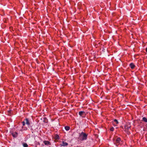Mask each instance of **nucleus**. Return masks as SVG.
I'll return each mask as SVG.
<instances>
[{
  "mask_svg": "<svg viewBox=\"0 0 147 147\" xmlns=\"http://www.w3.org/2000/svg\"><path fill=\"white\" fill-rule=\"evenodd\" d=\"M114 121L117 124H118L119 123V122L116 119H115L114 120Z\"/></svg>",
  "mask_w": 147,
  "mask_h": 147,
  "instance_id": "ddd939ff",
  "label": "nucleus"
},
{
  "mask_svg": "<svg viewBox=\"0 0 147 147\" xmlns=\"http://www.w3.org/2000/svg\"><path fill=\"white\" fill-rule=\"evenodd\" d=\"M68 145V143L67 142H65L64 141H63L61 145L62 146H66Z\"/></svg>",
  "mask_w": 147,
  "mask_h": 147,
  "instance_id": "423d86ee",
  "label": "nucleus"
},
{
  "mask_svg": "<svg viewBox=\"0 0 147 147\" xmlns=\"http://www.w3.org/2000/svg\"><path fill=\"white\" fill-rule=\"evenodd\" d=\"M129 66L132 69H133L135 67V65H134V64L133 63H131L130 64Z\"/></svg>",
  "mask_w": 147,
  "mask_h": 147,
  "instance_id": "0eeeda50",
  "label": "nucleus"
},
{
  "mask_svg": "<svg viewBox=\"0 0 147 147\" xmlns=\"http://www.w3.org/2000/svg\"><path fill=\"white\" fill-rule=\"evenodd\" d=\"M65 128L66 131H68L70 129V127L68 126H65Z\"/></svg>",
  "mask_w": 147,
  "mask_h": 147,
  "instance_id": "9b49d317",
  "label": "nucleus"
},
{
  "mask_svg": "<svg viewBox=\"0 0 147 147\" xmlns=\"http://www.w3.org/2000/svg\"><path fill=\"white\" fill-rule=\"evenodd\" d=\"M87 135L83 132L80 134V137L82 138V140H86L87 139Z\"/></svg>",
  "mask_w": 147,
  "mask_h": 147,
  "instance_id": "f03ea898",
  "label": "nucleus"
},
{
  "mask_svg": "<svg viewBox=\"0 0 147 147\" xmlns=\"http://www.w3.org/2000/svg\"><path fill=\"white\" fill-rule=\"evenodd\" d=\"M146 52H147V47L146 48Z\"/></svg>",
  "mask_w": 147,
  "mask_h": 147,
  "instance_id": "dca6fc26",
  "label": "nucleus"
},
{
  "mask_svg": "<svg viewBox=\"0 0 147 147\" xmlns=\"http://www.w3.org/2000/svg\"><path fill=\"white\" fill-rule=\"evenodd\" d=\"M47 120L46 119H45L44 120V121L45 122V123H47Z\"/></svg>",
  "mask_w": 147,
  "mask_h": 147,
  "instance_id": "2eb2a0df",
  "label": "nucleus"
},
{
  "mask_svg": "<svg viewBox=\"0 0 147 147\" xmlns=\"http://www.w3.org/2000/svg\"><path fill=\"white\" fill-rule=\"evenodd\" d=\"M43 143L45 144V145L48 146L51 145V143L48 141L44 140L43 141Z\"/></svg>",
  "mask_w": 147,
  "mask_h": 147,
  "instance_id": "20e7f679",
  "label": "nucleus"
},
{
  "mask_svg": "<svg viewBox=\"0 0 147 147\" xmlns=\"http://www.w3.org/2000/svg\"><path fill=\"white\" fill-rule=\"evenodd\" d=\"M23 126L25 125L26 124L28 126L30 125V120L28 118H26L24 121L22 122Z\"/></svg>",
  "mask_w": 147,
  "mask_h": 147,
  "instance_id": "f257e3e1",
  "label": "nucleus"
},
{
  "mask_svg": "<svg viewBox=\"0 0 147 147\" xmlns=\"http://www.w3.org/2000/svg\"><path fill=\"white\" fill-rule=\"evenodd\" d=\"M130 128V126H127L125 125V131H127V130H128Z\"/></svg>",
  "mask_w": 147,
  "mask_h": 147,
  "instance_id": "6e6552de",
  "label": "nucleus"
},
{
  "mask_svg": "<svg viewBox=\"0 0 147 147\" xmlns=\"http://www.w3.org/2000/svg\"><path fill=\"white\" fill-rule=\"evenodd\" d=\"M12 136L14 138H16L18 135V134L17 132H13L11 134Z\"/></svg>",
  "mask_w": 147,
  "mask_h": 147,
  "instance_id": "39448f33",
  "label": "nucleus"
},
{
  "mask_svg": "<svg viewBox=\"0 0 147 147\" xmlns=\"http://www.w3.org/2000/svg\"><path fill=\"white\" fill-rule=\"evenodd\" d=\"M79 114L80 116L82 117H84L86 114L85 112L83 111H80L79 112Z\"/></svg>",
  "mask_w": 147,
  "mask_h": 147,
  "instance_id": "7ed1b4c3",
  "label": "nucleus"
},
{
  "mask_svg": "<svg viewBox=\"0 0 147 147\" xmlns=\"http://www.w3.org/2000/svg\"><path fill=\"white\" fill-rule=\"evenodd\" d=\"M129 132L128 131H127V134H129Z\"/></svg>",
  "mask_w": 147,
  "mask_h": 147,
  "instance_id": "f3484780",
  "label": "nucleus"
},
{
  "mask_svg": "<svg viewBox=\"0 0 147 147\" xmlns=\"http://www.w3.org/2000/svg\"><path fill=\"white\" fill-rule=\"evenodd\" d=\"M54 138L56 140L59 139V136L58 135H56L55 136Z\"/></svg>",
  "mask_w": 147,
  "mask_h": 147,
  "instance_id": "9d476101",
  "label": "nucleus"
},
{
  "mask_svg": "<svg viewBox=\"0 0 147 147\" xmlns=\"http://www.w3.org/2000/svg\"><path fill=\"white\" fill-rule=\"evenodd\" d=\"M92 37H94V36L92 35Z\"/></svg>",
  "mask_w": 147,
  "mask_h": 147,
  "instance_id": "aec40b11",
  "label": "nucleus"
},
{
  "mask_svg": "<svg viewBox=\"0 0 147 147\" xmlns=\"http://www.w3.org/2000/svg\"><path fill=\"white\" fill-rule=\"evenodd\" d=\"M23 146L24 147H28V146L26 143H24L23 144Z\"/></svg>",
  "mask_w": 147,
  "mask_h": 147,
  "instance_id": "f8f14e48",
  "label": "nucleus"
},
{
  "mask_svg": "<svg viewBox=\"0 0 147 147\" xmlns=\"http://www.w3.org/2000/svg\"><path fill=\"white\" fill-rule=\"evenodd\" d=\"M21 131H22V129L21 130Z\"/></svg>",
  "mask_w": 147,
  "mask_h": 147,
  "instance_id": "6ab92c4d",
  "label": "nucleus"
},
{
  "mask_svg": "<svg viewBox=\"0 0 147 147\" xmlns=\"http://www.w3.org/2000/svg\"><path fill=\"white\" fill-rule=\"evenodd\" d=\"M95 57H96L95 56H94V58H95Z\"/></svg>",
  "mask_w": 147,
  "mask_h": 147,
  "instance_id": "a211bd4d",
  "label": "nucleus"
},
{
  "mask_svg": "<svg viewBox=\"0 0 147 147\" xmlns=\"http://www.w3.org/2000/svg\"><path fill=\"white\" fill-rule=\"evenodd\" d=\"M121 140V138H118L116 140V142L117 143H119Z\"/></svg>",
  "mask_w": 147,
  "mask_h": 147,
  "instance_id": "1a4fd4ad",
  "label": "nucleus"
},
{
  "mask_svg": "<svg viewBox=\"0 0 147 147\" xmlns=\"http://www.w3.org/2000/svg\"><path fill=\"white\" fill-rule=\"evenodd\" d=\"M110 130L111 131H113L114 130V128L113 127H112L110 129Z\"/></svg>",
  "mask_w": 147,
  "mask_h": 147,
  "instance_id": "4468645a",
  "label": "nucleus"
}]
</instances>
